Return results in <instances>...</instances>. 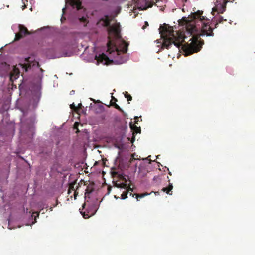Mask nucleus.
I'll return each instance as SVG.
<instances>
[{
    "label": "nucleus",
    "mask_w": 255,
    "mask_h": 255,
    "mask_svg": "<svg viewBox=\"0 0 255 255\" xmlns=\"http://www.w3.org/2000/svg\"><path fill=\"white\" fill-rule=\"evenodd\" d=\"M74 199H76V194H75V195H74Z\"/></svg>",
    "instance_id": "nucleus-40"
},
{
    "label": "nucleus",
    "mask_w": 255,
    "mask_h": 255,
    "mask_svg": "<svg viewBox=\"0 0 255 255\" xmlns=\"http://www.w3.org/2000/svg\"><path fill=\"white\" fill-rule=\"evenodd\" d=\"M159 179V176H154V177H153V180L154 181H157V180H158V179Z\"/></svg>",
    "instance_id": "nucleus-26"
},
{
    "label": "nucleus",
    "mask_w": 255,
    "mask_h": 255,
    "mask_svg": "<svg viewBox=\"0 0 255 255\" xmlns=\"http://www.w3.org/2000/svg\"><path fill=\"white\" fill-rule=\"evenodd\" d=\"M10 66L5 62L0 61V77H4L8 75Z\"/></svg>",
    "instance_id": "nucleus-8"
},
{
    "label": "nucleus",
    "mask_w": 255,
    "mask_h": 255,
    "mask_svg": "<svg viewBox=\"0 0 255 255\" xmlns=\"http://www.w3.org/2000/svg\"><path fill=\"white\" fill-rule=\"evenodd\" d=\"M127 98L128 101H131L132 99V97L131 96L128 95V96H126Z\"/></svg>",
    "instance_id": "nucleus-27"
},
{
    "label": "nucleus",
    "mask_w": 255,
    "mask_h": 255,
    "mask_svg": "<svg viewBox=\"0 0 255 255\" xmlns=\"http://www.w3.org/2000/svg\"><path fill=\"white\" fill-rule=\"evenodd\" d=\"M72 55V52H65L62 54L60 57H70Z\"/></svg>",
    "instance_id": "nucleus-19"
},
{
    "label": "nucleus",
    "mask_w": 255,
    "mask_h": 255,
    "mask_svg": "<svg viewBox=\"0 0 255 255\" xmlns=\"http://www.w3.org/2000/svg\"><path fill=\"white\" fill-rule=\"evenodd\" d=\"M82 104H81V103L79 104H78V106L77 107V109H78V108H81V107H82Z\"/></svg>",
    "instance_id": "nucleus-28"
},
{
    "label": "nucleus",
    "mask_w": 255,
    "mask_h": 255,
    "mask_svg": "<svg viewBox=\"0 0 255 255\" xmlns=\"http://www.w3.org/2000/svg\"><path fill=\"white\" fill-rule=\"evenodd\" d=\"M73 4L76 5L77 9H80L81 2L80 1V0H77V1L75 2L74 1Z\"/></svg>",
    "instance_id": "nucleus-17"
},
{
    "label": "nucleus",
    "mask_w": 255,
    "mask_h": 255,
    "mask_svg": "<svg viewBox=\"0 0 255 255\" xmlns=\"http://www.w3.org/2000/svg\"><path fill=\"white\" fill-rule=\"evenodd\" d=\"M165 3H166V1H163L162 0H156V5L157 6V7H161V9L164 8V7L165 6Z\"/></svg>",
    "instance_id": "nucleus-12"
},
{
    "label": "nucleus",
    "mask_w": 255,
    "mask_h": 255,
    "mask_svg": "<svg viewBox=\"0 0 255 255\" xmlns=\"http://www.w3.org/2000/svg\"><path fill=\"white\" fill-rule=\"evenodd\" d=\"M174 2L177 5H178L183 4V7H184V3L187 2V0H174Z\"/></svg>",
    "instance_id": "nucleus-13"
},
{
    "label": "nucleus",
    "mask_w": 255,
    "mask_h": 255,
    "mask_svg": "<svg viewBox=\"0 0 255 255\" xmlns=\"http://www.w3.org/2000/svg\"><path fill=\"white\" fill-rule=\"evenodd\" d=\"M183 26V32L174 31L173 27L164 24L158 29L163 47L169 49L172 45L178 50L181 48L186 56L200 50L203 42L199 39L200 36H213V28L209 25L210 19L203 16V11L197 10L187 18L183 17L178 20Z\"/></svg>",
    "instance_id": "nucleus-1"
},
{
    "label": "nucleus",
    "mask_w": 255,
    "mask_h": 255,
    "mask_svg": "<svg viewBox=\"0 0 255 255\" xmlns=\"http://www.w3.org/2000/svg\"><path fill=\"white\" fill-rule=\"evenodd\" d=\"M70 108L75 110H76L77 109V107H76L74 103H72V104L70 105Z\"/></svg>",
    "instance_id": "nucleus-23"
},
{
    "label": "nucleus",
    "mask_w": 255,
    "mask_h": 255,
    "mask_svg": "<svg viewBox=\"0 0 255 255\" xmlns=\"http://www.w3.org/2000/svg\"><path fill=\"white\" fill-rule=\"evenodd\" d=\"M106 53L104 52H95L92 57L96 60V64L102 63L107 64L110 61L115 64H122L128 61V56L126 54L128 51V43L124 40L119 39L115 42L109 41L107 43Z\"/></svg>",
    "instance_id": "nucleus-3"
},
{
    "label": "nucleus",
    "mask_w": 255,
    "mask_h": 255,
    "mask_svg": "<svg viewBox=\"0 0 255 255\" xmlns=\"http://www.w3.org/2000/svg\"><path fill=\"white\" fill-rule=\"evenodd\" d=\"M112 29L116 34H118L119 33V30L118 28H114L113 27H112Z\"/></svg>",
    "instance_id": "nucleus-22"
},
{
    "label": "nucleus",
    "mask_w": 255,
    "mask_h": 255,
    "mask_svg": "<svg viewBox=\"0 0 255 255\" xmlns=\"http://www.w3.org/2000/svg\"><path fill=\"white\" fill-rule=\"evenodd\" d=\"M33 214H32V215H31V217L32 218V217H33Z\"/></svg>",
    "instance_id": "nucleus-47"
},
{
    "label": "nucleus",
    "mask_w": 255,
    "mask_h": 255,
    "mask_svg": "<svg viewBox=\"0 0 255 255\" xmlns=\"http://www.w3.org/2000/svg\"><path fill=\"white\" fill-rule=\"evenodd\" d=\"M20 70L25 72L31 71L35 73L34 78L30 85L31 98L25 109H21L23 116L21 118L22 124L21 128L28 127L29 129L33 130L35 116L33 112L37 107L41 97V89L44 71L40 68L38 61L35 60L34 56L26 58L23 64L16 65L13 67L10 73L9 79L11 82L16 80L19 76ZM22 128L20 132H22Z\"/></svg>",
    "instance_id": "nucleus-2"
},
{
    "label": "nucleus",
    "mask_w": 255,
    "mask_h": 255,
    "mask_svg": "<svg viewBox=\"0 0 255 255\" xmlns=\"http://www.w3.org/2000/svg\"><path fill=\"white\" fill-rule=\"evenodd\" d=\"M153 0H132L130 8L131 10L137 14L138 10H143L152 6Z\"/></svg>",
    "instance_id": "nucleus-5"
},
{
    "label": "nucleus",
    "mask_w": 255,
    "mask_h": 255,
    "mask_svg": "<svg viewBox=\"0 0 255 255\" xmlns=\"http://www.w3.org/2000/svg\"><path fill=\"white\" fill-rule=\"evenodd\" d=\"M88 47H87L86 48L85 50L84 54H86V51H87V49H88Z\"/></svg>",
    "instance_id": "nucleus-33"
},
{
    "label": "nucleus",
    "mask_w": 255,
    "mask_h": 255,
    "mask_svg": "<svg viewBox=\"0 0 255 255\" xmlns=\"http://www.w3.org/2000/svg\"><path fill=\"white\" fill-rule=\"evenodd\" d=\"M64 20H65V18L63 16H62L61 18V22H63Z\"/></svg>",
    "instance_id": "nucleus-30"
},
{
    "label": "nucleus",
    "mask_w": 255,
    "mask_h": 255,
    "mask_svg": "<svg viewBox=\"0 0 255 255\" xmlns=\"http://www.w3.org/2000/svg\"><path fill=\"white\" fill-rule=\"evenodd\" d=\"M115 108H116L120 111H122V109H121L120 106L116 104H115Z\"/></svg>",
    "instance_id": "nucleus-24"
},
{
    "label": "nucleus",
    "mask_w": 255,
    "mask_h": 255,
    "mask_svg": "<svg viewBox=\"0 0 255 255\" xmlns=\"http://www.w3.org/2000/svg\"><path fill=\"white\" fill-rule=\"evenodd\" d=\"M93 52H95V51H96V47H95V45L94 44V46L93 47Z\"/></svg>",
    "instance_id": "nucleus-31"
},
{
    "label": "nucleus",
    "mask_w": 255,
    "mask_h": 255,
    "mask_svg": "<svg viewBox=\"0 0 255 255\" xmlns=\"http://www.w3.org/2000/svg\"><path fill=\"white\" fill-rule=\"evenodd\" d=\"M102 1H107L108 0H101Z\"/></svg>",
    "instance_id": "nucleus-37"
},
{
    "label": "nucleus",
    "mask_w": 255,
    "mask_h": 255,
    "mask_svg": "<svg viewBox=\"0 0 255 255\" xmlns=\"http://www.w3.org/2000/svg\"><path fill=\"white\" fill-rule=\"evenodd\" d=\"M217 23H221L223 21H226V19H224L223 17L219 16L218 17L215 19Z\"/></svg>",
    "instance_id": "nucleus-16"
},
{
    "label": "nucleus",
    "mask_w": 255,
    "mask_h": 255,
    "mask_svg": "<svg viewBox=\"0 0 255 255\" xmlns=\"http://www.w3.org/2000/svg\"><path fill=\"white\" fill-rule=\"evenodd\" d=\"M74 90H72L71 92H70V94H73L74 93Z\"/></svg>",
    "instance_id": "nucleus-32"
},
{
    "label": "nucleus",
    "mask_w": 255,
    "mask_h": 255,
    "mask_svg": "<svg viewBox=\"0 0 255 255\" xmlns=\"http://www.w3.org/2000/svg\"><path fill=\"white\" fill-rule=\"evenodd\" d=\"M6 129H7V132L6 133L7 135H9L13 136L15 133V124L10 123L6 126Z\"/></svg>",
    "instance_id": "nucleus-9"
},
{
    "label": "nucleus",
    "mask_w": 255,
    "mask_h": 255,
    "mask_svg": "<svg viewBox=\"0 0 255 255\" xmlns=\"http://www.w3.org/2000/svg\"><path fill=\"white\" fill-rule=\"evenodd\" d=\"M151 156H148V157H147V158L150 157ZM146 160H148V159H146Z\"/></svg>",
    "instance_id": "nucleus-44"
},
{
    "label": "nucleus",
    "mask_w": 255,
    "mask_h": 255,
    "mask_svg": "<svg viewBox=\"0 0 255 255\" xmlns=\"http://www.w3.org/2000/svg\"><path fill=\"white\" fill-rule=\"evenodd\" d=\"M150 194V193H144V194H136V198L138 200V198H141L144 197L145 196H147V195H148Z\"/></svg>",
    "instance_id": "nucleus-18"
},
{
    "label": "nucleus",
    "mask_w": 255,
    "mask_h": 255,
    "mask_svg": "<svg viewBox=\"0 0 255 255\" xmlns=\"http://www.w3.org/2000/svg\"><path fill=\"white\" fill-rule=\"evenodd\" d=\"M57 57H51L50 58H57Z\"/></svg>",
    "instance_id": "nucleus-43"
},
{
    "label": "nucleus",
    "mask_w": 255,
    "mask_h": 255,
    "mask_svg": "<svg viewBox=\"0 0 255 255\" xmlns=\"http://www.w3.org/2000/svg\"><path fill=\"white\" fill-rule=\"evenodd\" d=\"M155 194L156 195H158V194H158V192H155Z\"/></svg>",
    "instance_id": "nucleus-36"
},
{
    "label": "nucleus",
    "mask_w": 255,
    "mask_h": 255,
    "mask_svg": "<svg viewBox=\"0 0 255 255\" xmlns=\"http://www.w3.org/2000/svg\"><path fill=\"white\" fill-rule=\"evenodd\" d=\"M229 1L227 0H213L214 6L212 8V13L215 11L219 13H223L226 10V4Z\"/></svg>",
    "instance_id": "nucleus-7"
},
{
    "label": "nucleus",
    "mask_w": 255,
    "mask_h": 255,
    "mask_svg": "<svg viewBox=\"0 0 255 255\" xmlns=\"http://www.w3.org/2000/svg\"><path fill=\"white\" fill-rule=\"evenodd\" d=\"M145 25H146V26L148 25V22H146V21H145ZM145 26H143L142 27V28H143V29H144V28H145Z\"/></svg>",
    "instance_id": "nucleus-29"
},
{
    "label": "nucleus",
    "mask_w": 255,
    "mask_h": 255,
    "mask_svg": "<svg viewBox=\"0 0 255 255\" xmlns=\"http://www.w3.org/2000/svg\"><path fill=\"white\" fill-rule=\"evenodd\" d=\"M12 29L15 34V40H18L24 35L29 34L27 28L20 24H14L12 26Z\"/></svg>",
    "instance_id": "nucleus-6"
},
{
    "label": "nucleus",
    "mask_w": 255,
    "mask_h": 255,
    "mask_svg": "<svg viewBox=\"0 0 255 255\" xmlns=\"http://www.w3.org/2000/svg\"><path fill=\"white\" fill-rule=\"evenodd\" d=\"M10 166V159H8L7 160V168H9Z\"/></svg>",
    "instance_id": "nucleus-25"
},
{
    "label": "nucleus",
    "mask_w": 255,
    "mask_h": 255,
    "mask_svg": "<svg viewBox=\"0 0 255 255\" xmlns=\"http://www.w3.org/2000/svg\"><path fill=\"white\" fill-rule=\"evenodd\" d=\"M0 134L1 135V133L0 132Z\"/></svg>",
    "instance_id": "nucleus-49"
},
{
    "label": "nucleus",
    "mask_w": 255,
    "mask_h": 255,
    "mask_svg": "<svg viewBox=\"0 0 255 255\" xmlns=\"http://www.w3.org/2000/svg\"><path fill=\"white\" fill-rule=\"evenodd\" d=\"M130 191H133V190H132L131 188L129 189Z\"/></svg>",
    "instance_id": "nucleus-46"
},
{
    "label": "nucleus",
    "mask_w": 255,
    "mask_h": 255,
    "mask_svg": "<svg viewBox=\"0 0 255 255\" xmlns=\"http://www.w3.org/2000/svg\"><path fill=\"white\" fill-rule=\"evenodd\" d=\"M25 212H26V213H28V209H26V211H25Z\"/></svg>",
    "instance_id": "nucleus-41"
},
{
    "label": "nucleus",
    "mask_w": 255,
    "mask_h": 255,
    "mask_svg": "<svg viewBox=\"0 0 255 255\" xmlns=\"http://www.w3.org/2000/svg\"><path fill=\"white\" fill-rule=\"evenodd\" d=\"M172 188H173V186H172V184H170L168 188H163L162 189V190L164 192H166V193L167 194H168L169 192L170 191H171L172 189Z\"/></svg>",
    "instance_id": "nucleus-14"
},
{
    "label": "nucleus",
    "mask_w": 255,
    "mask_h": 255,
    "mask_svg": "<svg viewBox=\"0 0 255 255\" xmlns=\"http://www.w3.org/2000/svg\"><path fill=\"white\" fill-rule=\"evenodd\" d=\"M45 28H46L45 27H43L40 29H39L38 30H43L45 29Z\"/></svg>",
    "instance_id": "nucleus-35"
},
{
    "label": "nucleus",
    "mask_w": 255,
    "mask_h": 255,
    "mask_svg": "<svg viewBox=\"0 0 255 255\" xmlns=\"http://www.w3.org/2000/svg\"><path fill=\"white\" fill-rule=\"evenodd\" d=\"M34 223V222H32L31 224H33Z\"/></svg>",
    "instance_id": "nucleus-48"
},
{
    "label": "nucleus",
    "mask_w": 255,
    "mask_h": 255,
    "mask_svg": "<svg viewBox=\"0 0 255 255\" xmlns=\"http://www.w3.org/2000/svg\"><path fill=\"white\" fill-rule=\"evenodd\" d=\"M116 187H118V188H125V187L126 186V185L122 183V184H117L116 185Z\"/></svg>",
    "instance_id": "nucleus-21"
},
{
    "label": "nucleus",
    "mask_w": 255,
    "mask_h": 255,
    "mask_svg": "<svg viewBox=\"0 0 255 255\" xmlns=\"http://www.w3.org/2000/svg\"><path fill=\"white\" fill-rule=\"evenodd\" d=\"M27 84V80L23 79L22 83L19 86V89L20 94L25 91V87Z\"/></svg>",
    "instance_id": "nucleus-11"
},
{
    "label": "nucleus",
    "mask_w": 255,
    "mask_h": 255,
    "mask_svg": "<svg viewBox=\"0 0 255 255\" xmlns=\"http://www.w3.org/2000/svg\"><path fill=\"white\" fill-rule=\"evenodd\" d=\"M137 118H138V117H135V119H137Z\"/></svg>",
    "instance_id": "nucleus-45"
},
{
    "label": "nucleus",
    "mask_w": 255,
    "mask_h": 255,
    "mask_svg": "<svg viewBox=\"0 0 255 255\" xmlns=\"http://www.w3.org/2000/svg\"><path fill=\"white\" fill-rule=\"evenodd\" d=\"M110 17L108 15H105V17L102 18L100 21V24L104 26H108L110 25Z\"/></svg>",
    "instance_id": "nucleus-10"
},
{
    "label": "nucleus",
    "mask_w": 255,
    "mask_h": 255,
    "mask_svg": "<svg viewBox=\"0 0 255 255\" xmlns=\"http://www.w3.org/2000/svg\"><path fill=\"white\" fill-rule=\"evenodd\" d=\"M182 10L183 11H184V7L182 8Z\"/></svg>",
    "instance_id": "nucleus-42"
},
{
    "label": "nucleus",
    "mask_w": 255,
    "mask_h": 255,
    "mask_svg": "<svg viewBox=\"0 0 255 255\" xmlns=\"http://www.w3.org/2000/svg\"><path fill=\"white\" fill-rule=\"evenodd\" d=\"M65 8H63L62 9V11H63V13L64 12V10H65Z\"/></svg>",
    "instance_id": "nucleus-38"
},
{
    "label": "nucleus",
    "mask_w": 255,
    "mask_h": 255,
    "mask_svg": "<svg viewBox=\"0 0 255 255\" xmlns=\"http://www.w3.org/2000/svg\"><path fill=\"white\" fill-rule=\"evenodd\" d=\"M130 196H131V195H132L133 197L134 196V195H132V193H131V192L130 193Z\"/></svg>",
    "instance_id": "nucleus-39"
},
{
    "label": "nucleus",
    "mask_w": 255,
    "mask_h": 255,
    "mask_svg": "<svg viewBox=\"0 0 255 255\" xmlns=\"http://www.w3.org/2000/svg\"><path fill=\"white\" fill-rule=\"evenodd\" d=\"M85 199L86 201L82 206L83 208H84L85 206H88L89 209L87 210V213L85 212H82V211H80V213L83 215V217L86 219L96 213L98 209L97 205L98 199L94 196V193L92 192L86 193Z\"/></svg>",
    "instance_id": "nucleus-4"
},
{
    "label": "nucleus",
    "mask_w": 255,
    "mask_h": 255,
    "mask_svg": "<svg viewBox=\"0 0 255 255\" xmlns=\"http://www.w3.org/2000/svg\"><path fill=\"white\" fill-rule=\"evenodd\" d=\"M8 228L9 229H12L14 228L15 227L14 226H12V221L11 218V215L9 216V217L8 219Z\"/></svg>",
    "instance_id": "nucleus-15"
},
{
    "label": "nucleus",
    "mask_w": 255,
    "mask_h": 255,
    "mask_svg": "<svg viewBox=\"0 0 255 255\" xmlns=\"http://www.w3.org/2000/svg\"><path fill=\"white\" fill-rule=\"evenodd\" d=\"M128 194V192L127 193H123L121 196V199H125L127 198V194Z\"/></svg>",
    "instance_id": "nucleus-20"
},
{
    "label": "nucleus",
    "mask_w": 255,
    "mask_h": 255,
    "mask_svg": "<svg viewBox=\"0 0 255 255\" xmlns=\"http://www.w3.org/2000/svg\"><path fill=\"white\" fill-rule=\"evenodd\" d=\"M25 7H26V6H25V5L24 4V6H22V9H23H23H24L25 8Z\"/></svg>",
    "instance_id": "nucleus-34"
}]
</instances>
